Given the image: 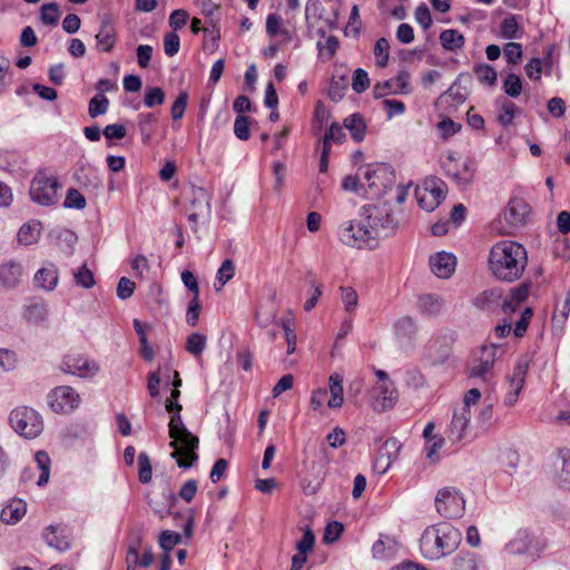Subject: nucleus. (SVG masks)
I'll return each instance as SVG.
<instances>
[{"instance_id":"59","label":"nucleus","mask_w":570,"mask_h":570,"mask_svg":"<svg viewBox=\"0 0 570 570\" xmlns=\"http://www.w3.org/2000/svg\"><path fill=\"white\" fill-rule=\"evenodd\" d=\"M180 48V39L176 32H167L164 36V51L168 57H174Z\"/></svg>"},{"instance_id":"12","label":"nucleus","mask_w":570,"mask_h":570,"mask_svg":"<svg viewBox=\"0 0 570 570\" xmlns=\"http://www.w3.org/2000/svg\"><path fill=\"white\" fill-rule=\"evenodd\" d=\"M435 508L440 515L446 519H455L463 514L465 501L455 488H443L435 497Z\"/></svg>"},{"instance_id":"16","label":"nucleus","mask_w":570,"mask_h":570,"mask_svg":"<svg viewBox=\"0 0 570 570\" xmlns=\"http://www.w3.org/2000/svg\"><path fill=\"white\" fill-rule=\"evenodd\" d=\"M528 363L519 360L513 368V373L508 377L509 391L504 396V404L512 406L517 403L520 392L523 389L525 376L528 373Z\"/></svg>"},{"instance_id":"44","label":"nucleus","mask_w":570,"mask_h":570,"mask_svg":"<svg viewBox=\"0 0 570 570\" xmlns=\"http://www.w3.org/2000/svg\"><path fill=\"white\" fill-rule=\"evenodd\" d=\"M108 108V98L102 94H97L89 101L88 114L91 118H97L98 116L105 115Z\"/></svg>"},{"instance_id":"27","label":"nucleus","mask_w":570,"mask_h":570,"mask_svg":"<svg viewBox=\"0 0 570 570\" xmlns=\"http://www.w3.org/2000/svg\"><path fill=\"white\" fill-rule=\"evenodd\" d=\"M43 539L48 546L59 550L66 551L69 549V540L65 534V529L59 525H49L43 532Z\"/></svg>"},{"instance_id":"28","label":"nucleus","mask_w":570,"mask_h":570,"mask_svg":"<svg viewBox=\"0 0 570 570\" xmlns=\"http://www.w3.org/2000/svg\"><path fill=\"white\" fill-rule=\"evenodd\" d=\"M27 511V504L21 499L11 500L1 511V521L7 524L19 522Z\"/></svg>"},{"instance_id":"10","label":"nucleus","mask_w":570,"mask_h":570,"mask_svg":"<svg viewBox=\"0 0 570 570\" xmlns=\"http://www.w3.org/2000/svg\"><path fill=\"white\" fill-rule=\"evenodd\" d=\"M445 193V183L434 176L425 178L415 190L419 205L426 212H433L444 199Z\"/></svg>"},{"instance_id":"32","label":"nucleus","mask_w":570,"mask_h":570,"mask_svg":"<svg viewBox=\"0 0 570 570\" xmlns=\"http://www.w3.org/2000/svg\"><path fill=\"white\" fill-rule=\"evenodd\" d=\"M344 127L350 130L352 138L356 142L364 140L366 125L364 118L360 114H353L346 117L343 121Z\"/></svg>"},{"instance_id":"63","label":"nucleus","mask_w":570,"mask_h":570,"mask_svg":"<svg viewBox=\"0 0 570 570\" xmlns=\"http://www.w3.org/2000/svg\"><path fill=\"white\" fill-rule=\"evenodd\" d=\"M515 109L517 106L512 101L504 102L498 115V121L503 126L512 124L514 119Z\"/></svg>"},{"instance_id":"62","label":"nucleus","mask_w":570,"mask_h":570,"mask_svg":"<svg viewBox=\"0 0 570 570\" xmlns=\"http://www.w3.org/2000/svg\"><path fill=\"white\" fill-rule=\"evenodd\" d=\"M342 302L347 313L354 312L357 306V294L352 287H342Z\"/></svg>"},{"instance_id":"50","label":"nucleus","mask_w":570,"mask_h":570,"mask_svg":"<svg viewBox=\"0 0 570 570\" xmlns=\"http://www.w3.org/2000/svg\"><path fill=\"white\" fill-rule=\"evenodd\" d=\"M138 478L141 483H148L151 480L153 469L149 456L146 452L138 455Z\"/></svg>"},{"instance_id":"35","label":"nucleus","mask_w":570,"mask_h":570,"mask_svg":"<svg viewBox=\"0 0 570 570\" xmlns=\"http://www.w3.org/2000/svg\"><path fill=\"white\" fill-rule=\"evenodd\" d=\"M342 188L344 190L353 191L357 195L367 197L366 185L363 179L361 168L356 175H347L342 181Z\"/></svg>"},{"instance_id":"22","label":"nucleus","mask_w":570,"mask_h":570,"mask_svg":"<svg viewBox=\"0 0 570 570\" xmlns=\"http://www.w3.org/2000/svg\"><path fill=\"white\" fill-rule=\"evenodd\" d=\"M451 351V340L445 335L434 337L425 347V356L433 363H444Z\"/></svg>"},{"instance_id":"55","label":"nucleus","mask_w":570,"mask_h":570,"mask_svg":"<svg viewBox=\"0 0 570 570\" xmlns=\"http://www.w3.org/2000/svg\"><path fill=\"white\" fill-rule=\"evenodd\" d=\"M234 134L240 140L249 139V118L238 115L234 122Z\"/></svg>"},{"instance_id":"61","label":"nucleus","mask_w":570,"mask_h":570,"mask_svg":"<svg viewBox=\"0 0 570 570\" xmlns=\"http://www.w3.org/2000/svg\"><path fill=\"white\" fill-rule=\"evenodd\" d=\"M63 206L67 208L82 209L86 207V198L75 188L67 193Z\"/></svg>"},{"instance_id":"41","label":"nucleus","mask_w":570,"mask_h":570,"mask_svg":"<svg viewBox=\"0 0 570 570\" xmlns=\"http://www.w3.org/2000/svg\"><path fill=\"white\" fill-rule=\"evenodd\" d=\"M531 543V539L525 531H519L517 535L507 544V550L512 554L524 553Z\"/></svg>"},{"instance_id":"26","label":"nucleus","mask_w":570,"mask_h":570,"mask_svg":"<svg viewBox=\"0 0 570 570\" xmlns=\"http://www.w3.org/2000/svg\"><path fill=\"white\" fill-rule=\"evenodd\" d=\"M36 286L46 291H52L58 284V268L55 264L49 263L40 268L33 278Z\"/></svg>"},{"instance_id":"25","label":"nucleus","mask_w":570,"mask_h":570,"mask_svg":"<svg viewBox=\"0 0 570 570\" xmlns=\"http://www.w3.org/2000/svg\"><path fill=\"white\" fill-rule=\"evenodd\" d=\"M416 308L423 316H436L443 309V301L435 294H423L417 298Z\"/></svg>"},{"instance_id":"6","label":"nucleus","mask_w":570,"mask_h":570,"mask_svg":"<svg viewBox=\"0 0 570 570\" xmlns=\"http://www.w3.org/2000/svg\"><path fill=\"white\" fill-rule=\"evenodd\" d=\"M10 426L24 439H36L43 431V420L39 412L29 406H18L9 415Z\"/></svg>"},{"instance_id":"7","label":"nucleus","mask_w":570,"mask_h":570,"mask_svg":"<svg viewBox=\"0 0 570 570\" xmlns=\"http://www.w3.org/2000/svg\"><path fill=\"white\" fill-rule=\"evenodd\" d=\"M338 237L343 244L357 248L373 249L379 245L375 236L371 233V229L365 222L343 223L338 229Z\"/></svg>"},{"instance_id":"51","label":"nucleus","mask_w":570,"mask_h":570,"mask_svg":"<svg viewBox=\"0 0 570 570\" xmlns=\"http://www.w3.org/2000/svg\"><path fill=\"white\" fill-rule=\"evenodd\" d=\"M75 282L78 286L83 288H91L95 285L94 273L83 264L77 272L73 273Z\"/></svg>"},{"instance_id":"11","label":"nucleus","mask_w":570,"mask_h":570,"mask_svg":"<svg viewBox=\"0 0 570 570\" xmlns=\"http://www.w3.org/2000/svg\"><path fill=\"white\" fill-rule=\"evenodd\" d=\"M187 202L188 220L196 230L200 219L208 220L210 218L209 194L203 187L191 186L187 193Z\"/></svg>"},{"instance_id":"33","label":"nucleus","mask_w":570,"mask_h":570,"mask_svg":"<svg viewBox=\"0 0 570 570\" xmlns=\"http://www.w3.org/2000/svg\"><path fill=\"white\" fill-rule=\"evenodd\" d=\"M480 558L472 552H461L452 560L453 570H481Z\"/></svg>"},{"instance_id":"49","label":"nucleus","mask_w":570,"mask_h":570,"mask_svg":"<svg viewBox=\"0 0 570 570\" xmlns=\"http://www.w3.org/2000/svg\"><path fill=\"white\" fill-rule=\"evenodd\" d=\"M503 90L508 96L512 98L519 97L522 91V82L520 77L515 73H509L503 81Z\"/></svg>"},{"instance_id":"15","label":"nucleus","mask_w":570,"mask_h":570,"mask_svg":"<svg viewBox=\"0 0 570 570\" xmlns=\"http://www.w3.org/2000/svg\"><path fill=\"white\" fill-rule=\"evenodd\" d=\"M397 400V391L393 382L376 383L372 389V407L375 412L392 409Z\"/></svg>"},{"instance_id":"40","label":"nucleus","mask_w":570,"mask_h":570,"mask_svg":"<svg viewBox=\"0 0 570 570\" xmlns=\"http://www.w3.org/2000/svg\"><path fill=\"white\" fill-rule=\"evenodd\" d=\"M235 275V265L232 259H225L216 274L215 288L216 291H220L222 287L230 281Z\"/></svg>"},{"instance_id":"60","label":"nucleus","mask_w":570,"mask_h":570,"mask_svg":"<svg viewBox=\"0 0 570 570\" xmlns=\"http://www.w3.org/2000/svg\"><path fill=\"white\" fill-rule=\"evenodd\" d=\"M415 21L423 28V30H429L432 26V16L429 7L425 3H421L415 9Z\"/></svg>"},{"instance_id":"17","label":"nucleus","mask_w":570,"mask_h":570,"mask_svg":"<svg viewBox=\"0 0 570 570\" xmlns=\"http://www.w3.org/2000/svg\"><path fill=\"white\" fill-rule=\"evenodd\" d=\"M400 449L401 443L396 439H387L377 452L373 463V469L377 473H385L397 459Z\"/></svg>"},{"instance_id":"46","label":"nucleus","mask_w":570,"mask_h":570,"mask_svg":"<svg viewBox=\"0 0 570 570\" xmlns=\"http://www.w3.org/2000/svg\"><path fill=\"white\" fill-rule=\"evenodd\" d=\"M374 56L376 60V65L380 68H384L387 66L390 59V43L386 38L377 39L374 46Z\"/></svg>"},{"instance_id":"29","label":"nucleus","mask_w":570,"mask_h":570,"mask_svg":"<svg viewBox=\"0 0 570 570\" xmlns=\"http://www.w3.org/2000/svg\"><path fill=\"white\" fill-rule=\"evenodd\" d=\"M502 292L499 288H491L480 293L474 299L475 307L483 311H493L501 305Z\"/></svg>"},{"instance_id":"45","label":"nucleus","mask_w":570,"mask_h":570,"mask_svg":"<svg viewBox=\"0 0 570 570\" xmlns=\"http://www.w3.org/2000/svg\"><path fill=\"white\" fill-rule=\"evenodd\" d=\"M207 338L199 333H193L187 337L186 351L194 356H200L206 347Z\"/></svg>"},{"instance_id":"47","label":"nucleus","mask_w":570,"mask_h":570,"mask_svg":"<svg viewBox=\"0 0 570 570\" xmlns=\"http://www.w3.org/2000/svg\"><path fill=\"white\" fill-rule=\"evenodd\" d=\"M480 82L492 86L495 83L498 73L495 69L489 65H478L473 69Z\"/></svg>"},{"instance_id":"21","label":"nucleus","mask_w":570,"mask_h":570,"mask_svg":"<svg viewBox=\"0 0 570 570\" xmlns=\"http://www.w3.org/2000/svg\"><path fill=\"white\" fill-rule=\"evenodd\" d=\"M470 419L471 413H466L465 410H454L452 421L446 430L448 439L452 443H459L465 439Z\"/></svg>"},{"instance_id":"58","label":"nucleus","mask_w":570,"mask_h":570,"mask_svg":"<svg viewBox=\"0 0 570 570\" xmlns=\"http://www.w3.org/2000/svg\"><path fill=\"white\" fill-rule=\"evenodd\" d=\"M532 315H533V312H532V308H530V307H527L522 311L519 320L515 323L514 330H513V334L515 337H522L525 334Z\"/></svg>"},{"instance_id":"30","label":"nucleus","mask_w":570,"mask_h":570,"mask_svg":"<svg viewBox=\"0 0 570 570\" xmlns=\"http://www.w3.org/2000/svg\"><path fill=\"white\" fill-rule=\"evenodd\" d=\"M331 396L327 405L331 409H340L344 402L343 395V376L338 373H333L328 379Z\"/></svg>"},{"instance_id":"43","label":"nucleus","mask_w":570,"mask_h":570,"mask_svg":"<svg viewBox=\"0 0 570 570\" xmlns=\"http://www.w3.org/2000/svg\"><path fill=\"white\" fill-rule=\"evenodd\" d=\"M60 18L59 6L56 2L45 3L40 8V20L46 26H57Z\"/></svg>"},{"instance_id":"1","label":"nucleus","mask_w":570,"mask_h":570,"mask_svg":"<svg viewBox=\"0 0 570 570\" xmlns=\"http://www.w3.org/2000/svg\"><path fill=\"white\" fill-rule=\"evenodd\" d=\"M488 263L491 274L497 279L512 283L523 275L528 253L520 243L501 240L491 247Z\"/></svg>"},{"instance_id":"54","label":"nucleus","mask_w":570,"mask_h":570,"mask_svg":"<svg viewBox=\"0 0 570 570\" xmlns=\"http://www.w3.org/2000/svg\"><path fill=\"white\" fill-rule=\"evenodd\" d=\"M180 542V534L174 531H163L159 535V544L165 552H170Z\"/></svg>"},{"instance_id":"9","label":"nucleus","mask_w":570,"mask_h":570,"mask_svg":"<svg viewBox=\"0 0 570 570\" xmlns=\"http://www.w3.org/2000/svg\"><path fill=\"white\" fill-rule=\"evenodd\" d=\"M60 187L56 177L38 173L31 180L29 194L35 203L50 206L58 202V189Z\"/></svg>"},{"instance_id":"53","label":"nucleus","mask_w":570,"mask_h":570,"mask_svg":"<svg viewBox=\"0 0 570 570\" xmlns=\"http://www.w3.org/2000/svg\"><path fill=\"white\" fill-rule=\"evenodd\" d=\"M370 87V78L365 70L358 68L352 78V88L355 92L362 94Z\"/></svg>"},{"instance_id":"13","label":"nucleus","mask_w":570,"mask_h":570,"mask_svg":"<svg viewBox=\"0 0 570 570\" xmlns=\"http://www.w3.org/2000/svg\"><path fill=\"white\" fill-rule=\"evenodd\" d=\"M60 368L67 374L81 379H91L98 373L99 365L82 354L71 353L62 358Z\"/></svg>"},{"instance_id":"56","label":"nucleus","mask_w":570,"mask_h":570,"mask_svg":"<svg viewBox=\"0 0 570 570\" xmlns=\"http://www.w3.org/2000/svg\"><path fill=\"white\" fill-rule=\"evenodd\" d=\"M187 104H188V94L186 91L179 92V95L177 96L176 100L174 101V104L171 106V110H170L171 118L174 120H179L184 117Z\"/></svg>"},{"instance_id":"31","label":"nucleus","mask_w":570,"mask_h":570,"mask_svg":"<svg viewBox=\"0 0 570 570\" xmlns=\"http://www.w3.org/2000/svg\"><path fill=\"white\" fill-rule=\"evenodd\" d=\"M440 43L446 51L456 52L463 48L465 39L458 30L446 29L440 35Z\"/></svg>"},{"instance_id":"20","label":"nucleus","mask_w":570,"mask_h":570,"mask_svg":"<svg viewBox=\"0 0 570 570\" xmlns=\"http://www.w3.org/2000/svg\"><path fill=\"white\" fill-rule=\"evenodd\" d=\"M456 257L446 252H440L430 257L432 273L439 278H449L455 269Z\"/></svg>"},{"instance_id":"23","label":"nucleus","mask_w":570,"mask_h":570,"mask_svg":"<svg viewBox=\"0 0 570 570\" xmlns=\"http://www.w3.org/2000/svg\"><path fill=\"white\" fill-rule=\"evenodd\" d=\"M95 38L98 51L110 52L114 49L117 39V31L114 23L108 18L102 19L99 32Z\"/></svg>"},{"instance_id":"52","label":"nucleus","mask_w":570,"mask_h":570,"mask_svg":"<svg viewBox=\"0 0 570 570\" xmlns=\"http://www.w3.org/2000/svg\"><path fill=\"white\" fill-rule=\"evenodd\" d=\"M165 100V92L159 87H149L146 89L144 104L148 108L163 105Z\"/></svg>"},{"instance_id":"2","label":"nucleus","mask_w":570,"mask_h":570,"mask_svg":"<svg viewBox=\"0 0 570 570\" xmlns=\"http://www.w3.org/2000/svg\"><path fill=\"white\" fill-rule=\"evenodd\" d=\"M462 539L461 532L448 522H440L424 530L420 539V550L425 559L439 560L456 550Z\"/></svg>"},{"instance_id":"64","label":"nucleus","mask_w":570,"mask_h":570,"mask_svg":"<svg viewBox=\"0 0 570 570\" xmlns=\"http://www.w3.org/2000/svg\"><path fill=\"white\" fill-rule=\"evenodd\" d=\"M187 20L188 12L184 9H177L170 13L168 23L170 28H173V32H175L176 30L181 29L187 23Z\"/></svg>"},{"instance_id":"37","label":"nucleus","mask_w":570,"mask_h":570,"mask_svg":"<svg viewBox=\"0 0 570 570\" xmlns=\"http://www.w3.org/2000/svg\"><path fill=\"white\" fill-rule=\"evenodd\" d=\"M35 463L37 469L40 471L37 484L42 487L48 482L50 474V458L48 453L45 451H38L35 454Z\"/></svg>"},{"instance_id":"34","label":"nucleus","mask_w":570,"mask_h":570,"mask_svg":"<svg viewBox=\"0 0 570 570\" xmlns=\"http://www.w3.org/2000/svg\"><path fill=\"white\" fill-rule=\"evenodd\" d=\"M41 232V224L39 222H29L23 224L18 232V240L23 245H31L37 243Z\"/></svg>"},{"instance_id":"19","label":"nucleus","mask_w":570,"mask_h":570,"mask_svg":"<svg viewBox=\"0 0 570 570\" xmlns=\"http://www.w3.org/2000/svg\"><path fill=\"white\" fill-rule=\"evenodd\" d=\"M452 165H454V157L449 156L448 159L443 163V167L446 175L451 177L458 185L468 186L473 181L476 166L472 159H465L461 168H459L456 171H451L450 166Z\"/></svg>"},{"instance_id":"38","label":"nucleus","mask_w":570,"mask_h":570,"mask_svg":"<svg viewBox=\"0 0 570 570\" xmlns=\"http://www.w3.org/2000/svg\"><path fill=\"white\" fill-rule=\"evenodd\" d=\"M156 117L153 114H139L138 127L141 134V139L147 144L155 134Z\"/></svg>"},{"instance_id":"48","label":"nucleus","mask_w":570,"mask_h":570,"mask_svg":"<svg viewBox=\"0 0 570 570\" xmlns=\"http://www.w3.org/2000/svg\"><path fill=\"white\" fill-rule=\"evenodd\" d=\"M519 23L515 16L507 17L500 23L501 36L505 39L519 38Z\"/></svg>"},{"instance_id":"4","label":"nucleus","mask_w":570,"mask_h":570,"mask_svg":"<svg viewBox=\"0 0 570 570\" xmlns=\"http://www.w3.org/2000/svg\"><path fill=\"white\" fill-rule=\"evenodd\" d=\"M363 210L365 223L377 242L394 234L399 222L395 219L392 208L387 203L367 205L363 207Z\"/></svg>"},{"instance_id":"57","label":"nucleus","mask_w":570,"mask_h":570,"mask_svg":"<svg viewBox=\"0 0 570 570\" xmlns=\"http://www.w3.org/2000/svg\"><path fill=\"white\" fill-rule=\"evenodd\" d=\"M508 63L517 65L522 58V47L518 42H508L503 48Z\"/></svg>"},{"instance_id":"24","label":"nucleus","mask_w":570,"mask_h":570,"mask_svg":"<svg viewBox=\"0 0 570 570\" xmlns=\"http://www.w3.org/2000/svg\"><path fill=\"white\" fill-rule=\"evenodd\" d=\"M23 277L21 264L8 262L0 266V283L3 287L10 289L17 287Z\"/></svg>"},{"instance_id":"14","label":"nucleus","mask_w":570,"mask_h":570,"mask_svg":"<svg viewBox=\"0 0 570 570\" xmlns=\"http://www.w3.org/2000/svg\"><path fill=\"white\" fill-rule=\"evenodd\" d=\"M50 407L56 413L67 414L78 407L80 396L75 389L68 385H61L53 389L48 394Z\"/></svg>"},{"instance_id":"8","label":"nucleus","mask_w":570,"mask_h":570,"mask_svg":"<svg viewBox=\"0 0 570 570\" xmlns=\"http://www.w3.org/2000/svg\"><path fill=\"white\" fill-rule=\"evenodd\" d=\"M500 346L497 344L483 345L468 365L469 377L480 379L489 382L497 360V352Z\"/></svg>"},{"instance_id":"5","label":"nucleus","mask_w":570,"mask_h":570,"mask_svg":"<svg viewBox=\"0 0 570 570\" xmlns=\"http://www.w3.org/2000/svg\"><path fill=\"white\" fill-rule=\"evenodd\" d=\"M368 198L384 195L394 185V171L387 164H374L361 167Z\"/></svg>"},{"instance_id":"42","label":"nucleus","mask_w":570,"mask_h":570,"mask_svg":"<svg viewBox=\"0 0 570 570\" xmlns=\"http://www.w3.org/2000/svg\"><path fill=\"white\" fill-rule=\"evenodd\" d=\"M395 542L391 539L377 540L372 547V553L375 559H389L394 556Z\"/></svg>"},{"instance_id":"18","label":"nucleus","mask_w":570,"mask_h":570,"mask_svg":"<svg viewBox=\"0 0 570 570\" xmlns=\"http://www.w3.org/2000/svg\"><path fill=\"white\" fill-rule=\"evenodd\" d=\"M530 215V206L522 198H511L503 212V218L510 227L524 225Z\"/></svg>"},{"instance_id":"39","label":"nucleus","mask_w":570,"mask_h":570,"mask_svg":"<svg viewBox=\"0 0 570 570\" xmlns=\"http://www.w3.org/2000/svg\"><path fill=\"white\" fill-rule=\"evenodd\" d=\"M306 278L312 288L308 292L309 297L304 303V309L309 312L316 306L318 298L322 295V285L316 282V276L313 272H308L306 274Z\"/></svg>"},{"instance_id":"3","label":"nucleus","mask_w":570,"mask_h":570,"mask_svg":"<svg viewBox=\"0 0 570 570\" xmlns=\"http://www.w3.org/2000/svg\"><path fill=\"white\" fill-rule=\"evenodd\" d=\"M168 428L171 439L169 446L174 449L171 456L177 460L179 468L193 466L198 460V438L186 429L179 413L171 415Z\"/></svg>"},{"instance_id":"36","label":"nucleus","mask_w":570,"mask_h":570,"mask_svg":"<svg viewBox=\"0 0 570 570\" xmlns=\"http://www.w3.org/2000/svg\"><path fill=\"white\" fill-rule=\"evenodd\" d=\"M417 332L414 320L410 316L399 318L394 324V333L400 338H412Z\"/></svg>"}]
</instances>
